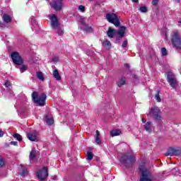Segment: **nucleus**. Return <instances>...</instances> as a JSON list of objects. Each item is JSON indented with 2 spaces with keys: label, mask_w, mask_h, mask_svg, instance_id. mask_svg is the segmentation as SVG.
Instances as JSON below:
<instances>
[{
  "label": "nucleus",
  "mask_w": 181,
  "mask_h": 181,
  "mask_svg": "<svg viewBox=\"0 0 181 181\" xmlns=\"http://www.w3.org/2000/svg\"><path fill=\"white\" fill-rule=\"evenodd\" d=\"M85 30H86V32L91 33V32H93V28H91V27H86L85 28Z\"/></svg>",
  "instance_id": "nucleus-36"
},
{
  "label": "nucleus",
  "mask_w": 181,
  "mask_h": 181,
  "mask_svg": "<svg viewBox=\"0 0 181 181\" xmlns=\"http://www.w3.org/2000/svg\"><path fill=\"white\" fill-rule=\"evenodd\" d=\"M94 155L93 154V153L88 151L86 154V157L88 160H91V159H93Z\"/></svg>",
  "instance_id": "nucleus-28"
},
{
  "label": "nucleus",
  "mask_w": 181,
  "mask_h": 181,
  "mask_svg": "<svg viewBox=\"0 0 181 181\" xmlns=\"http://www.w3.org/2000/svg\"><path fill=\"white\" fill-rule=\"evenodd\" d=\"M127 46H128V41L127 40H124L122 45V47H126Z\"/></svg>",
  "instance_id": "nucleus-37"
},
{
  "label": "nucleus",
  "mask_w": 181,
  "mask_h": 181,
  "mask_svg": "<svg viewBox=\"0 0 181 181\" xmlns=\"http://www.w3.org/2000/svg\"><path fill=\"white\" fill-rule=\"evenodd\" d=\"M52 76L57 80V81H60L62 80V76H60V74L59 73V71L57 69L54 70L52 73Z\"/></svg>",
  "instance_id": "nucleus-15"
},
{
  "label": "nucleus",
  "mask_w": 181,
  "mask_h": 181,
  "mask_svg": "<svg viewBox=\"0 0 181 181\" xmlns=\"http://www.w3.org/2000/svg\"><path fill=\"white\" fill-rule=\"evenodd\" d=\"M78 11H79V12H86V6H83V5H80L78 7Z\"/></svg>",
  "instance_id": "nucleus-29"
},
{
  "label": "nucleus",
  "mask_w": 181,
  "mask_h": 181,
  "mask_svg": "<svg viewBox=\"0 0 181 181\" xmlns=\"http://www.w3.org/2000/svg\"><path fill=\"white\" fill-rule=\"evenodd\" d=\"M107 35L108 37H110V39H112V37H114V36L117 35V30L113 29L112 27H109L107 31Z\"/></svg>",
  "instance_id": "nucleus-13"
},
{
  "label": "nucleus",
  "mask_w": 181,
  "mask_h": 181,
  "mask_svg": "<svg viewBox=\"0 0 181 181\" xmlns=\"http://www.w3.org/2000/svg\"><path fill=\"white\" fill-rule=\"evenodd\" d=\"M81 23L82 25H85V23H84V21H83V20H82V21H81Z\"/></svg>",
  "instance_id": "nucleus-48"
},
{
  "label": "nucleus",
  "mask_w": 181,
  "mask_h": 181,
  "mask_svg": "<svg viewBox=\"0 0 181 181\" xmlns=\"http://www.w3.org/2000/svg\"><path fill=\"white\" fill-rule=\"evenodd\" d=\"M56 179H57V176H54V180H56Z\"/></svg>",
  "instance_id": "nucleus-51"
},
{
  "label": "nucleus",
  "mask_w": 181,
  "mask_h": 181,
  "mask_svg": "<svg viewBox=\"0 0 181 181\" xmlns=\"http://www.w3.org/2000/svg\"><path fill=\"white\" fill-rule=\"evenodd\" d=\"M89 1H93V0H89Z\"/></svg>",
  "instance_id": "nucleus-55"
},
{
  "label": "nucleus",
  "mask_w": 181,
  "mask_h": 181,
  "mask_svg": "<svg viewBox=\"0 0 181 181\" xmlns=\"http://www.w3.org/2000/svg\"><path fill=\"white\" fill-rule=\"evenodd\" d=\"M125 84H127V78L126 77H122L117 81V86L119 88L122 87V86H125Z\"/></svg>",
  "instance_id": "nucleus-16"
},
{
  "label": "nucleus",
  "mask_w": 181,
  "mask_h": 181,
  "mask_svg": "<svg viewBox=\"0 0 181 181\" xmlns=\"http://www.w3.org/2000/svg\"><path fill=\"white\" fill-rule=\"evenodd\" d=\"M165 156H175V148H168L167 153H165Z\"/></svg>",
  "instance_id": "nucleus-22"
},
{
  "label": "nucleus",
  "mask_w": 181,
  "mask_h": 181,
  "mask_svg": "<svg viewBox=\"0 0 181 181\" xmlns=\"http://www.w3.org/2000/svg\"><path fill=\"white\" fill-rule=\"evenodd\" d=\"M133 1H134V2H136V3L138 2V0H133Z\"/></svg>",
  "instance_id": "nucleus-53"
},
{
  "label": "nucleus",
  "mask_w": 181,
  "mask_h": 181,
  "mask_svg": "<svg viewBox=\"0 0 181 181\" xmlns=\"http://www.w3.org/2000/svg\"><path fill=\"white\" fill-rule=\"evenodd\" d=\"M178 23L181 24V18L179 20Z\"/></svg>",
  "instance_id": "nucleus-52"
},
{
  "label": "nucleus",
  "mask_w": 181,
  "mask_h": 181,
  "mask_svg": "<svg viewBox=\"0 0 181 181\" xmlns=\"http://www.w3.org/2000/svg\"><path fill=\"white\" fill-rule=\"evenodd\" d=\"M60 59L59 58V57L54 55L52 57V59H51V63H54V64H56V63H58V62H59Z\"/></svg>",
  "instance_id": "nucleus-25"
},
{
  "label": "nucleus",
  "mask_w": 181,
  "mask_h": 181,
  "mask_svg": "<svg viewBox=\"0 0 181 181\" xmlns=\"http://www.w3.org/2000/svg\"><path fill=\"white\" fill-rule=\"evenodd\" d=\"M50 5L51 8L54 11H62L63 8V0H53Z\"/></svg>",
  "instance_id": "nucleus-11"
},
{
  "label": "nucleus",
  "mask_w": 181,
  "mask_h": 181,
  "mask_svg": "<svg viewBox=\"0 0 181 181\" xmlns=\"http://www.w3.org/2000/svg\"><path fill=\"white\" fill-rule=\"evenodd\" d=\"M139 11H141L143 13H146V12H148V8H146V6H141L140 7Z\"/></svg>",
  "instance_id": "nucleus-32"
},
{
  "label": "nucleus",
  "mask_w": 181,
  "mask_h": 181,
  "mask_svg": "<svg viewBox=\"0 0 181 181\" xmlns=\"http://www.w3.org/2000/svg\"><path fill=\"white\" fill-rule=\"evenodd\" d=\"M11 58L13 60L14 64H16L17 66H23L22 69H28L26 65H23V59H22V57H21L19 52H12L11 54Z\"/></svg>",
  "instance_id": "nucleus-7"
},
{
  "label": "nucleus",
  "mask_w": 181,
  "mask_h": 181,
  "mask_svg": "<svg viewBox=\"0 0 181 181\" xmlns=\"http://www.w3.org/2000/svg\"><path fill=\"white\" fill-rule=\"evenodd\" d=\"M27 138L30 141H32L33 142H37V141H39V139L37 138V132L28 133L27 134Z\"/></svg>",
  "instance_id": "nucleus-12"
},
{
  "label": "nucleus",
  "mask_w": 181,
  "mask_h": 181,
  "mask_svg": "<svg viewBox=\"0 0 181 181\" xmlns=\"http://www.w3.org/2000/svg\"><path fill=\"white\" fill-rule=\"evenodd\" d=\"M2 136H4V132L0 130V138H2Z\"/></svg>",
  "instance_id": "nucleus-44"
},
{
  "label": "nucleus",
  "mask_w": 181,
  "mask_h": 181,
  "mask_svg": "<svg viewBox=\"0 0 181 181\" xmlns=\"http://www.w3.org/2000/svg\"><path fill=\"white\" fill-rule=\"evenodd\" d=\"M111 136H118V135H121L120 129H115L110 132Z\"/></svg>",
  "instance_id": "nucleus-23"
},
{
  "label": "nucleus",
  "mask_w": 181,
  "mask_h": 181,
  "mask_svg": "<svg viewBox=\"0 0 181 181\" xmlns=\"http://www.w3.org/2000/svg\"><path fill=\"white\" fill-rule=\"evenodd\" d=\"M121 17L114 13H107L106 14V20L109 23H112L116 28L119 27L121 25Z\"/></svg>",
  "instance_id": "nucleus-5"
},
{
  "label": "nucleus",
  "mask_w": 181,
  "mask_h": 181,
  "mask_svg": "<svg viewBox=\"0 0 181 181\" xmlns=\"http://www.w3.org/2000/svg\"><path fill=\"white\" fill-rule=\"evenodd\" d=\"M158 2H159V0H153L151 4L152 5H158Z\"/></svg>",
  "instance_id": "nucleus-40"
},
{
  "label": "nucleus",
  "mask_w": 181,
  "mask_h": 181,
  "mask_svg": "<svg viewBox=\"0 0 181 181\" xmlns=\"http://www.w3.org/2000/svg\"><path fill=\"white\" fill-rule=\"evenodd\" d=\"M29 158L30 160H35L36 158V150L35 148L31 150Z\"/></svg>",
  "instance_id": "nucleus-20"
},
{
  "label": "nucleus",
  "mask_w": 181,
  "mask_h": 181,
  "mask_svg": "<svg viewBox=\"0 0 181 181\" xmlns=\"http://www.w3.org/2000/svg\"><path fill=\"white\" fill-rule=\"evenodd\" d=\"M155 100H156L158 103H160V101H162V99H160V96L159 95V90H157L155 95Z\"/></svg>",
  "instance_id": "nucleus-27"
},
{
  "label": "nucleus",
  "mask_w": 181,
  "mask_h": 181,
  "mask_svg": "<svg viewBox=\"0 0 181 181\" xmlns=\"http://www.w3.org/2000/svg\"><path fill=\"white\" fill-rule=\"evenodd\" d=\"M35 23V19H31V23Z\"/></svg>",
  "instance_id": "nucleus-50"
},
{
  "label": "nucleus",
  "mask_w": 181,
  "mask_h": 181,
  "mask_svg": "<svg viewBox=\"0 0 181 181\" xmlns=\"http://www.w3.org/2000/svg\"><path fill=\"white\" fill-rule=\"evenodd\" d=\"M5 87L8 88L10 87L11 86V82H9L8 81H6L5 83H4Z\"/></svg>",
  "instance_id": "nucleus-38"
},
{
  "label": "nucleus",
  "mask_w": 181,
  "mask_h": 181,
  "mask_svg": "<svg viewBox=\"0 0 181 181\" xmlns=\"http://www.w3.org/2000/svg\"><path fill=\"white\" fill-rule=\"evenodd\" d=\"M95 142L98 145H100V144H101V140H100V137H95Z\"/></svg>",
  "instance_id": "nucleus-39"
},
{
  "label": "nucleus",
  "mask_w": 181,
  "mask_h": 181,
  "mask_svg": "<svg viewBox=\"0 0 181 181\" xmlns=\"http://www.w3.org/2000/svg\"><path fill=\"white\" fill-rule=\"evenodd\" d=\"M46 122L48 125H53V124H54V120L52 118H47V117H46Z\"/></svg>",
  "instance_id": "nucleus-26"
},
{
  "label": "nucleus",
  "mask_w": 181,
  "mask_h": 181,
  "mask_svg": "<svg viewBox=\"0 0 181 181\" xmlns=\"http://www.w3.org/2000/svg\"><path fill=\"white\" fill-rule=\"evenodd\" d=\"M171 43L177 50H181V35L177 31H174L171 35Z\"/></svg>",
  "instance_id": "nucleus-3"
},
{
  "label": "nucleus",
  "mask_w": 181,
  "mask_h": 181,
  "mask_svg": "<svg viewBox=\"0 0 181 181\" xmlns=\"http://www.w3.org/2000/svg\"><path fill=\"white\" fill-rule=\"evenodd\" d=\"M167 80L173 88H176V86H177V80H176V76L173 72L168 71L167 73Z\"/></svg>",
  "instance_id": "nucleus-9"
},
{
  "label": "nucleus",
  "mask_w": 181,
  "mask_h": 181,
  "mask_svg": "<svg viewBox=\"0 0 181 181\" xmlns=\"http://www.w3.org/2000/svg\"><path fill=\"white\" fill-rule=\"evenodd\" d=\"M161 54L162 56H168V51L166 50V48L165 47L161 48Z\"/></svg>",
  "instance_id": "nucleus-30"
},
{
  "label": "nucleus",
  "mask_w": 181,
  "mask_h": 181,
  "mask_svg": "<svg viewBox=\"0 0 181 181\" xmlns=\"http://www.w3.org/2000/svg\"><path fill=\"white\" fill-rule=\"evenodd\" d=\"M95 137H100V132H98V130L95 132Z\"/></svg>",
  "instance_id": "nucleus-43"
},
{
  "label": "nucleus",
  "mask_w": 181,
  "mask_h": 181,
  "mask_svg": "<svg viewBox=\"0 0 181 181\" xmlns=\"http://www.w3.org/2000/svg\"><path fill=\"white\" fill-rule=\"evenodd\" d=\"M139 169L141 172V176L140 177V181H152V174L149 170L145 168V163H142L139 165Z\"/></svg>",
  "instance_id": "nucleus-6"
},
{
  "label": "nucleus",
  "mask_w": 181,
  "mask_h": 181,
  "mask_svg": "<svg viewBox=\"0 0 181 181\" xmlns=\"http://www.w3.org/2000/svg\"><path fill=\"white\" fill-rule=\"evenodd\" d=\"M37 176L40 180H45L49 176V170L47 167H43L37 172Z\"/></svg>",
  "instance_id": "nucleus-10"
},
{
  "label": "nucleus",
  "mask_w": 181,
  "mask_h": 181,
  "mask_svg": "<svg viewBox=\"0 0 181 181\" xmlns=\"http://www.w3.org/2000/svg\"><path fill=\"white\" fill-rule=\"evenodd\" d=\"M37 78L40 80V81H45V76L42 71L37 72Z\"/></svg>",
  "instance_id": "nucleus-24"
},
{
  "label": "nucleus",
  "mask_w": 181,
  "mask_h": 181,
  "mask_svg": "<svg viewBox=\"0 0 181 181\" xmlns=\"http://www.w3.org/2000/svg\"><path fill=\"white\" fill-rule=\"evenodd\" d=\"M181 154V150L174 148V156H179Z\"/></svg>",
  "instance_id": "nucleus-33"
},
{
  "label": "nucleus",
  "mask_w": 181,
  "mask_h": 181,
  "mask_svg": "<svg viewBox=\"0 0 181 181\" xmlns=\"http://www.w3.org/2000/svg\"><path fill=\"white\" fill-rule=\"evenodd\" d=\"M149 115H151L156 121H160L162 119V112H160V109L156 106H153L150 109L148 112Z\"/></svg>",
  "instance_id": "nucleus-8"
},
{
  "label": "nucleus",
  "mask_w": 181,
  "mask_h": 181,
  "mask_svg": "<svg viewBox=\"0 0 181 181\" xmlns=\"http://www.w3.org/2000/svg\"><path fill=\"white\" fill-rule=\"evenodd\" d=\"M26 71V69H21V73H25Z\"/></svg>",
  "instance_id": "nucleus-45"
},
{
  "label": "nucleus",
  "mask_w": 181,
  "mask_h": 181,
  "mask_svg": "<svg viewBox=\"0 0 181 181\" xmlns=\"http://www.w3.org/2000/svg\"><path fill=\"white\" fill-rule=\"evenodd\" d=\"M28 175V170L24 169L23 170L22 173H21V176H27Z\"/></svg>",
  "instance_id": "nucleus-35"
},
{
  "label": "nucleus",
  "mask_w": 181,
  "mask_h": 181,
  "mask_svg": "<svg viewBox=\"0 0 181 181\" xmlns=\"http://www.w3.org/2000/svg\"><path fill=\"white\" fill-rule=\"evenodd\" d=\"M103 46H104L105 49H111V42H110L108 40H105L103 42Z\"/></svg>",
  "instance_id": "nucleus-21"
},
{
  "label": "nucleus",
  "mask_w": 181,
  "mask_h": 181,
  "mask_svg": "<svg viewBox=\"0 0 181 181\" xmlns=\"http://www.w3.org/2000/svg\"><path fill=\"white\" fill-rule=\"evenodd\" d=\"M125 30H127V27L120 26L119 30L117 31V34L119 35V37H124L125 35Z\"/></svg>",
  "instance_id": "nucleus-14"
},
{
  "label": "nucleus",
  "mask_w": 181,
  "mask_h": 181,
  "mask_svg": "<svg viewBox=\"0 0 181 181\" xmlns=\"http://www.w3.org/2000/svg\"><path fill=\"white\" fill-rule=\"evenodd\" d=\"M134 78H136V76H134Z\"/></svg>",
  "instance_id": "nucleus-54"
},
{
  "label": "nucleus",
  "mask_w": 181,
  "mask_h": 181,
  "mask_svg": "<svg viewBox=\"0 0 181 181\" xmlns=\"http://www.w3.org/2000/svg\"><path fill=\"white\" fill-rule=\"evenodd\" d=\"M49 19L51 21L52 29H53V30H56L59 36H63L64 30L60 27V23H59V19L57 18V16H56V14L49 15Z\"/></svg>",
  "instance_id": "nucleus-1"
},
{
  "label": "nucleus",
  "mask_w": 181,
  "mask_h": 181,
  "mask_svg": "<svg viewBox=\"0 0 181 181\" xmlns=\"http://www.w3.org/2000/svg\"><path fill=\"white\" fill-rule=\"evenodd\" d=\"M3 21L6 23H9L10 22H12V18H11V16H9L8 14H4Z\"/></svg>",
  "instance_id": "nucleus-19"
},
{
  "label": "nucleus",
  "mask_w": 181,
  "mask_h": 181,
  "mask_svg": "<svg viewBox=\"0 0 181 181\" xmlns=\"http://www.w3.org/2000/svg\"><path fill=\"white\" fill-rule=\"evenodd\" d=\"M13 138H16L17 141H22V136L19 134H15Z\"/></svg>",
  "instance_id": "nucleus-34"
},
{
  "label": "nucleus",
  "mask_w": 181,
  "mask_h": 181,
  "mask_svg": "<svg viewBox=\"0 0 181 181\" xmlns=\"http://www.w3.org/2000/svg\"><path fill=\"white\" fill-rule=\"evenodd\" d=\"M129 67H131V65H129V64H124L125 69H129Z\"/></svg>",
  "instance_id": "nucleus-42"
},
{
  "label": "nucleus",
  "mask_w": 181,
  "mask_h": 181,
  "mask_svg": "<svg viewBox=\"0 0 181 181\" xmlns=\"http://www.w3.org/2000/svg\"><path fill=\"white\" fill-rule=\"evenodd\" d=\"M5 26L2 22L0 21V28H4Z\"/></svg>",
  "instance_id": "nucleus-46"
},
{
  "label": "nucleus",
  "mask_w": 181,
  "mask_h": 181,
  "mask_svg": "<svg viewBox=\"0 0 181 181\" xmlns=\"http://www.w3.org/2000/svg\"><path fill=\"white\" fill-rule=\"evenodd\" d=\"M5 166V159L0 156V168H4Z\"/></svg>",
  "instance_id": "nucleus-31"
},
{
  "label": "nucleus",
  "mask_w": 181,
  "mask_h": 181,
  "mask_svg": "<svg viewBox=\"0 0 181 181\" xmlns=\"http://www.w3.org/2000/svg\"><path fill=\"white\" fill-rule=\"evenodd\" d=\"M46 98H47V96L45 93H42L39 95L37 92L34 91L32 93V99L35 104H38L40 107H43L45 104V101H46Z\"/></svg>",
  "instance_id": "nucleus-4"
},
{
  "label": "nucleus",
  "mask_w": 181,
  "mask_h": 181,
  "mask_svg": "<svg viewBox=\"0 0 181 181\" xmlns=\"http://www.w3.org/2000/svg\"><path fill=\"white\" fill-rule=\"evenodd\" d=\"M144 129L147 132H152V122H148L146 123V124L144 125Z\"/></svg>",
  "instance_id": "nucleus-18"
},
{
  "label": "nucleus",
  "mask_w": 181,
  "mask_h": 181,
  "mask_svg": "<svg viewBox=\"0 0 181 181\" xmlns=\"http://www.w3.org/2000/svg\"><path fill=\"white\" fill-rule=\"evenodd\" d=\"M175 2H177V4L180 3V0H175Z\"/></svg>",
  "instance_id": "nucleus-49"
},
{
  "label": "nucleus",
  "mask_w": 181,
  "mask_h": 181,
  "mask_svg": "<svg viewBox=\"0 0 181 181\" xmlns=\"http://www.w3.org/2000/svg\"><path fill=\"white\" fill-rule=\"evenodd\" d=\"M136 160V159L134 155L130 153H126L122 155L119 162H121L126 168H132V165L135 163Z\"/></svg>",
  "instance_id": "nucleus-2"
},
{
  "label": "nucleus",
  "mask_w": 181,
  "mask_h": 181,
  "mask_svg": "<svg viewBox=\"0 0 181 181\" xmlns=\"http://www.w3.org/2000/svg\"><path fill=\"white\" fill-rule=\"evenodd\" d=\"M40 60L39 57H34L29 60V62L30 64H33V66H36V64H39Z\"/></svg>",
  "instance_id": "nucleus-17"
},
{
  "label": "nucleus",
  "mask_w": 181,
  "mask_h": 181,
  "mask_svg": "<svg viewBox=\"0 0 181 181\" xmlns=\"http://www.w3.org/2000/svg\"><path fill=\"white\" fill-rule=\"evenodd\" d=\"M11 144L13 145L14 146H18V141H11Z\"/></svg>",
  "instance_id": "nucleus-41"
},
{
  "label": "nucleus",
  "mask_w": 181,
  "mask_h": 181,
  "mask_svg": "<svg viewBox=\"0 0 181 181\" xmlns=\"http://www.w3.org/2000/svg\"><path fill=\"white\" fill-rule=\"evenodd\" d=\"M142 122H144V124H145V122H146V120L145 119H142Z\"/></svg>",
  "instance_id": "nucleus-47"
}]
</instances>
